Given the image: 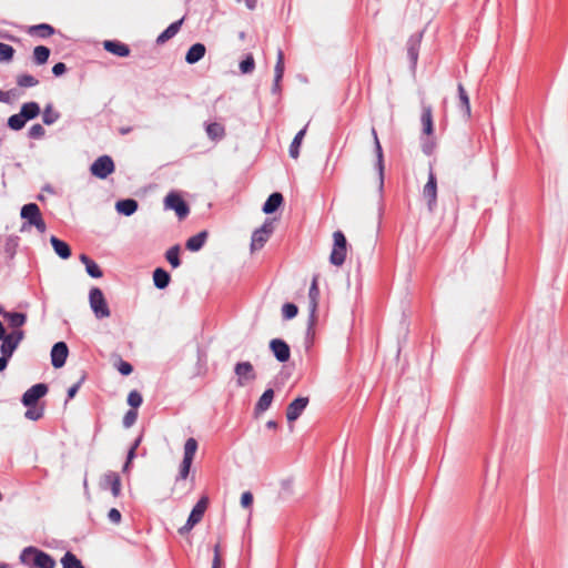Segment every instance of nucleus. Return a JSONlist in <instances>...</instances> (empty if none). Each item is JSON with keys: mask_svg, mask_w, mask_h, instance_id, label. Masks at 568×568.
I'll use <instances>...</instances> for the list:
<instances>
[{"mask_svg": "<svg viewBox=\"0 0 568 568\" xmlns=\"http://www.w3.org/2000/svg\"><path fill=\"white\" fill-rule=\"evenodd\" d=\"M60 119V113L53 109L52 104H47L43 113L42 121L47 125L55 123Z\"/></svg>", "mask_w": 568, "mask_h": 568, "instance_id": "a19ab883", "label": "nucleus"}, {"mask_svg": "<svg viewBox=\"0 0 568 568\" xmlns=\"http://www.w3.org/2000/svg\"><path fill=\"white\" fill-rule=\"evenodd\" d=\"M21 219L24 220L22 231L36 227L39 233H44L47 224L41 215L40 207L36 203L24 204L20 212Z\"/></svg>", "mask_w": 568, "mask_h": 568, "instance_id": "f257e3e1", "label": "nucleus"}, {"mask_svg": "<svg viewBox=\"0 0 568 568\" xmlns=\"http://www.w3.org/2000/svg\"><path fill=\"white\" fill-rule=\"evenodd\" d=\"M62 568H84L82 561L71 551H67L61 558Z\"/></svg>", "mask_w": 568, "mask_h": 568, "instance_id": "58836bf2", "label": "nucleus"}, {"mask_svg": "<svg viewBox=\"0 0 568 568\" xmlns=\"http://www.w3.org/2000/svg\"><path fill=\"white\" fill-rule=\"evenodd\" d=\"M274 390L272 388H267L255 405L256 413H263L267 410L273 402Z\"/></svg>", "mask_w": 568, "mask_h": 568, "instance_id": "7c9ffc66", "label": "nucleus"}, {"mask_svg": "<svg viewBox=\"0 0 568 568\" xmlns=\"http://www.w3.org/2000/svg\"><path fill=\"white\" fill-rule=\"evenodd\" d=\"M143 402L142 395L136 390L133 389L128 395V404L132 407L131 409H135L141 406Z\"/></svg>", "mask_w": 568, "mask_h": 568, "instance_id": "8fccbe9b", "label": "nucleus"}, {"mask_svg": "<svg viewBox=\"0 0 568 568\" xmlns=\"http://www.w3.org/2000/svg\"><path fill=\"white\" fill-rule=\"evenodd\" d=\"M222 566V558L220 554V545H215L214 547V558L212 562V568H221Z\"/></svg>", "mask_w": 568, "mask_h": 568, "instance_id": "052dcab7", "label": "nucleus"}, {"mask_svg": "<svg viewBox=\"0 0 568 568\" xmlns=\"http://www.w3.org/2000/svg\"><path fill=\"white\" fill-rule=\"evenodd\" d=\"M115 170L114 162L110 155L99 156L90 166V172L98 179H106Z\"/></svg>", "mask_w": 568, "mask_h": 568, "instance_id": "0eeeda50", "label": "nucleus"}, {"mask_svg": "<svg viewBox=\"0 0 568 568\" xmlns=\"http://www.w3.org/2000/svg\"><path fill=\"white\" fill-rule=\"evenodd\" d=\"M55 567V560L52 556L44 552L43 550H40L37 552V565L36 568H54Z\"/></svg>", "mask_w": 568, "mask_h": 568, "instance_id": "ea45409f", "label": "nucleus"}, {"mask_svg": "<svg viewBox=\"0 0 568 568\" xmlns=\"http://www.w3.org/2000/svg\"><path fill=\"white\" fill-rule=\"evenodd\" d=\"M423 32H418L412 34L407 40V55L412 63V67L415 68L418 61L419 48L422 43Z\"/></svg>", "mask_w": 568, "mask_h": 568, "instance_id": "2eb2a0df", "label": "nucleus"}, {"mask_svg": "<svg viewBox=\"0 0 568 568\" xmlns=\"http://www.w3.org/2000/svg\"><path fill=\"white\" fill-rule=\"evenodd\" d=\"M257 0H245V4L250 10L255 9Z\"/></svg>", "mask_w": 568, "mask_h": 568, "instance_id": "338daca9", "label": "nucleus"}, {"mask_svg": "<svg viewBox=\"0 0 568 568\" xmlns=\"http://www.w3.org/2000/svg\"><path fill=\"white\" fill-rule=\"evenodd\" d=\"M255 68V62L252 55H247L240 63V70L242 73H251Z\"/></svg>", "mask_w": 568, "mask_h": 568, "instance_id": "6e6d98bb", "label": "nucleus"}, {"mask_svg": "<svg viewBox=\"0 0 568 568\" xmlns=\"http://www.w3.org/2000/svg\"><path fill=\"white\" fill-rule=\"evenodd\" d=\"M69 355V348L64 342H58L51 349V364L54 368H60L65 364Z\"/></svg>", "mask_w": 568, "mask_h": 568, "instance_id": "4468645a", "label": "nucleus"}, {"mask_svg": "<svg viewBox=\"0 0 568 568\" xmlns=\"http://www.w3.org/2000/svg\"><path fill=\"white\" fill-rule=\"evenodd\" d=\"M101 487L103 489H110L113 497H119L121 495V478L120 475L115 471H106L103 475Z\"/></svg>", "mask_w": 568, "mask_h": 568, "instance_id": "ddd939ff", "label": "nucleus"}, {"mask_svg": "<svg viewBox=\"0 0 568 568\" xmlns=\"http://www.w3.org/2000/svg\"><path fill=\"white\" fill-rule=\"evenodd\" d=\"M40 549L29 546L24 548L20 554V561L21 564L28 566L29 568H36L37 565V552H39Z\"/></svg>", "mask_w": 568, "mask_h": 568, "instance_id": "b1692460", "label": "nucleus"}, {"mask_svg": "<svg viewBox=\"0 0 568 568\" xmlns=\"http://www.w3.org/2000/svg\"><path fill=\"white\" fill-rule=\"evenodd\" d=\"M45 134V130L44 128L37 123V124H33L29 131H28V135L30 139H34V140H39V139H42Z\"/></svg>", "mask_w": 568, "mask_h": 568, "instance_id": "5fc2aeb1", "label": "nucleus"}, {"mask_svg": "<svg viewBox=\"0 0 568 568\" xmlns=\"http://www.w3.org/2000/svg\"><path fill=\"white\" fill-rule=\"evenodd\" d=\"M65 71H67V67H65V64L63 62H58L52 68V73L55 77L62 75Z\"/></svg>", "mask_w": 568, "mask_h": 568, "instance_id": "e2e57ef3", "label": "nucleus"}, {"mask_svg": "<svg viewBox=\"0 0 568 568\" xmlns=\"http://www.w3.org/2000/svg\"><path fill=\"white\" fill-rule=\"evenodd\" d=\"M108 518L111 523L118 525L121 523L122 516L116 508H111L108 513Z\"/></svg>", "mask_w": 568, "mask_h": 568, "instance_id": "13d9d810", "label": "nucleus"}, {"mask_svg": "<svg viewBox=\"0 0 568 568\" xmlns=\"http://www.w3.org/2000/svg\"><path fill=\"white\" fill-rule=\"evenodd\" d=\"M165 258L166 261L171 264V266L173 268H176L181 265V260H180V246L179 245H173L171 246L166 253H165Z\"/></svg>", "mask_w": 568, "mask_h": 568, "instance_id": "79ce46f5", "label": "nucleus"}, {"mask_svg": "<svg viewBox=\"0 0 568 568\" xmlns=\"http://www.w3.org/2000/svg\"><path fill=\"white\" fill-rule=\"evenodd\" d=\"M265 426L268 429H276L277 428V423L275 420H268Z\"/></svg>", "mask_w": 568, "mask_h": 568, "instance_id": "774afa93", "label": "nucleus"}, {"mask_svg": "<svg viewBox=\"0 0 568 568\" xmlns=\"http://www.w3.org/2000/svg\"><path fill=\"white\" fill-rule=\"evenodd\" d=\"M8 337H12L13 342L19 346L20 342L23 339L24 333L23 331H13L10 334H7Z\"/></svg>", "mask_w": 568, "mask_h": 568, "instance_id": "0e129e2a", "label": "nucleus"}, {"mask_svg": "<svg viewBox=\"0 0 568 568\" xmlns=\"http://www.w3.org/2000/svg\"><path fill=\"white\" fill-rule=\"evenodd\" d=\"M435 148H436V142L433 139V135L432 136L426 135V138L422 140V151L426 155H432Z\"/></svg>", "mask_w": 568, "mask_h": 568, "instance_id": "603ef678", "label": "nucleus"}, {"mask_svg": "<svg viewBox=\"0 0 568 568\" xmlns=\"http://www.w3.org/2000/svg\"><path fill=\"white\" fill-rule=\"evenodd\" d=\"M206 239H207V232L202 231V232L191 236L190 239H187V241L185 243V247L191 252H196L203 247Z\"/></svg>", "mask_w": 568, "mask_h": 568, "instance_id": "bb28decb", "label": "nucleus"}, {"mask_svg": "<svg viewBox=\"0 0 568 568\" xmlns=\"http://www.w3.org/2000/svg\"><path fill=\"white\" fill-rule=\"evenodd\" d=\"M8 359L3 356L0 357V372L4 371L8 365Z\"/></svg>", "mask_w": 568, "mask_h": 568, "instance_id": "69168bd1", "label": "nucleus"}, {"mask_svg": "<svg viewBox=\"0 0 568 568\" xmlns=\"http://www.w3.org/2000/svg\"><path fill=\"white\" fill-rule=\"evenodd\" d=\"M297 313H298V308L293 303H285L282 306V315H283L284 320H292L293 317H295L297 315Z\"/></svg>", "mask_w": 568, "mask_h": 568, "instance_id": "09e8293b", "label": "nucleus"}, {"mask_svg": "<svg viewBox=\"0 0 568 568\" xmlns=\"http://www.w3.org/2000/svg\"><path fill=\"white\" fill-rule=\"evenodd\" d=\"M50 242L58 256L63 260H67L71 256V248L67 242L58 239L54 235L51 236Z\"/></svg>", "mask_w": 568, "mask_h": 568, "instance_id": "4be33fe9", "label": "nucleus"}, {"mask_svg": "<svg viewBox=\"0 0 568 568\" xmlns=\"http://www.w3.org/2000/svg\"><path fill=\"white\" fill-rule=\"evenodd\" d=\"M308 402V397H297L292 403H290L286 408L287 420H296L302 415L303 410L306 408Z\"/></svg>", "mask_w": 568, "mask_h": 568, "instance_id": "f3484780", "label": "nucleus"}, {"mask_svg": "<svg viewBox=\"0 0 568 568\" xmlns=\"http://www.w3.org/2000/svg\"><path fill=\"white\" fill-rule=\"evenodd\" d=\"M423 196L427 201L429 212H434L437 206V180L434 171L430 169L427 183L423 187Z\"/></svg>", "mask_w": 568, "mask_h": 568, "instance_id": "9d476101", "label": "nucleus"}, {"mask_svg": "<svg viewBox=\"0 0 568 568\" xmlns=\"http://www.w3.org/2000/svg\"><path fill=\"white\" fill-rule=\"evenodd\" d=\"M457 92H458L459 106H460L462 111L464 112V114L467 118H469L470 116L469 97L462 83H458Z\"/></svg>", "mask_w": 568, "mask_h": 568, "instance_id": "c9c22d12", "label": "nucleus"}, {"mask_svg": "<svg viewBox=\"0 0 568 568\" xmlns=\"http://www.w3.org/2000/svg\"><path fill=\"white\" fill-rule=\"evenodd\" d=\"M171 276L168 271L162 267H158L153 272L154 286L159 290H164L169 286Z\"/></svg>", "mask_w": 568, "mask_h": 568, "instance_id": "a878e982", "label": "nucleus"}, {"mask_svg": "<svg viewBox=\"0 0 568 568\" xmlns=\"http://www.w3.org/2000/svg\"><path fill=\"white\" fill-rule=\"evenodd\" d=\"M284 199L280 192L272 193L263 205V212L265 214H272L282 205Z\"/></svg>", "mask_w": 568, "mask_h": 568, "instance_id": "412c9836", "label": "nucleus"}, {"mask_svg": "<svg viewBox=\"0 0 568 568\" xmlns=\"http://www.w3.org/2000/svg\"><path fill=\"white\" fill-rule=\"evenodd\" d=\"M27 120L21 115V113L12 114L8 119V126L11 130L19 131L26 125Z\"/></svg>", "mask_w": 568, "mask_h": 568, "instance_id": "49530a36", "label": "nucleus"}, {"mask_svg": "<svg viewBox=\"0 0 568 568\" xmlns=\"http://www.w3.org/2000/svg\"><path fill=\"white\" fill-rule=\"evenodd\" d=\"M103 48L105 51L116 55V57H128L130 54V48L128 44L118 41V40H106L103 42Z\"/></svg>", "mask_w": 568, "mask_h": 568, "instance_id": "6ab92c4d", "label": "nucleus"}, {"mask_svg": "<svg viewBox=\"0 0 568 568\" xmlns=\"http://www.w3.org/2000/svg\"><path fill=\"white\" fill-rule=\"evenodd\" d=\"M234 373L237 377V386H244L248 382L256 379V373L250 362H239L234 367Z\"/></svg>", "mask_w": 568, "mask_h": 568, "instance_id": "9b49d317", "label": "nucleus"}, {"mask_svg": "<svg viewBox=\"0 0 568 568\" xmlns=\"http://www.w3.org/2000/svg\"><path fill=\"white\" fill-rule=\"evenodd\" d=\"M274 90L280 88V82L284 74V53L282 49L277 50V60L274 69Z\"/></svg>", "mask_w": 568, "mask_h": 568, "instance_id": "72a5a7b5", "label": "nucleus"}, {"mask_svg": "<svg viewBox=\"0 0 568 568\" xmlns=\"http://www.w3.org/2000/svg\"><path fill=\"white\" fill-rule=\"evenodd\" d=\"M2 344L0 346V352L3 357H6L8 361L13 355L14 351L17 349L18 345L13 342L12 337H8V335L1 339Z\"/></svg>", "mask_w": 568, "mask_h": 568, "instance_id": "4c0bfd02", "label": "nucleus"}, {"mask_svg": "<svg viewBox=\"0 0 568 568\" xmlns=\"http://www.w3.org/2000/svg\"><path fill=\"white\" fill-rule=\"evenodd\" d=\"M205 131L207 136L213 141H220L225 136L224 125L217 122L206 124Z\"/></svg>", "mask_w": 568, "mask_h": 568, "instance_id": "c85d7f7f", "label": "nucleus"}, {"mask_svg": "<svg viewBox=\"0 0 568 568\" xmlns=\"http://www.w3.org/2000/svg\"><path fill=\"white\" fill-rule=\"evenodd\" d=\"M8 322L9 325L13 328H19L23 326L27 322V315L24 313L19 312H7L2 315Z\"/></svg>", "mask_w": 568, "mask_h": 568, "instance_id": "2f4dec72", "label": "nucleus"}, {"mask_svg": "<svg viewBox=\"0 0 568 568\" xmlns=\"http://www.w3.org/2000/svg\"><path fill=\"white\" fill-rule=\"evenodd\" d=\"M138 202L134 199L120 200L115 204V209L120 214L130 216L138 210Z\"/></svg>", "mask_w": 568, "mask_h": 568, "instance_id": "393cba45", "label": "nucleus"}, {"mask_svg": "<svg viewBox=\"0 0 568 568\" xmlns=\"http://www.w3.org/2000/svg\"><path fill=\"white\" fill-rule=\"evenodd\" d=\"M83 381H84V376H82L81 379L77 384L72 385L68 389V399H71V398H73L75 396V394L78 393V390H79V388H80V386H81Z\"/></svg>", "mask_w": 568, "mask_h": 568, "instance_id": "680f3d73", "label": "nucleus"}, {"mask_svg": "<svg viewBox=\"0 0 568 568\" xmlns=\"http://www.w3.org/2000/svg\"><path fill=\"white\" fill-rule=\"evenodd\" d=\"M420 123L423 126V134L432 136L434 134L433 108L425 102H422Z\"/></svg>", "mask_w": 568, "mask_h": 568, "instance_id": "a211bd4d", "label": "nucleus"}, {"mask_svg": "<svg viewBox=\"0 0 568 568\" xmlns=\"http://www.w3.org/2000/svg\"><path fill=\"white\" fill-rule=\"evenodd\" d=\"M50 57V49L44 45H38L33 50V60L37 64H43Z\"/></svg>", "mask_w": 568, "mask_h": 568, "instance_id": "37998d69", "label": "nucleus"}, {"mask_svg": "<svg viewBox=\"0 0 568 568\" xmlns=\"http://www.w3.org/2000/svg\"><path fill=\"white\" fill-rule=\"evenodd\" d=\"M165 209L173 210L180 220L185 219L190 213L187 203L175 192H170L164 199Z\"/></svg>", "mask_w": 568, "mask_h": 568, "instance_id": "6e6552de", "label": "nucleus"}, {"mask_svg": "<svg viewBox=\"0 0 568 568\" xmlns=\"http://www.w3.org/2000/svg\"><path fill=\"white\" fill-rule=\"evenodd\" d=\"M49 388L48 385L44 383H39L33 386H31L21 398V403L24 406H34L37 405L38 400L47 395Z\"/></svg>", "mask_w": 568, "mask_h": 568, "instance_id": "f8f14e48", "label": "nucleus"}, {"mask_svg": "<svg viewBox=\"0 0 568 568\" xmlns=\"http://www.w3.org/2000/svg\"><path fill=\"white\" fill-rule=\"evenodd\" d=\"M270 348L278 362L285 363L290 359V356H291L290 346L283 339H280V338L272 339L270 343Z\"/></svg>", "mask_w": 568, "mask_h": 568, "instance_id": "dca6fc26", "label": "nucleus"}, {"mask_svg": "<svg viewBox=\"0 0 568 568\" xmlns=\"http://www.w3.org/2000/svg\"><path fill=\"white\" fill-rule=\"evenodd\" d=\"M273 231L274 227L272 222L266 220L260 229L253 232L251 239V251L254 252L261 250L268 241Z\"/></svg>", "mask_w": 568, "mask_h": 568, "instance_id": "1a4fd4ad", "label": "nucleus"}, {"mask_svg": "<svg viewBox=\"0 0 568 568\" xmlns=\"http://www.w3.org/2000/svg\"><path fill=\"white\" fill-rule=\"evenodd\" d=\"M320 300V288H318V275H314L310 290H308V320H307V338H312L314 335V328L317 322V307Z\"/></svg>", "mask_w": 568, "mask_h": 568, "instance_id": "f03ea898", "label": "nucleus"}, {"mask_svg": "<svg viewBox=\"0 0 568 568\" xmlns=\"http://www.w3.org/2000/svg\"><path fill=\"white\" fill-rule=\"evenodd\" d=\"M205 52H206V48L203 43H200V42L194 43L187 50V52L185 54V61L189 64H194V63L199 62L201 59H203V57L205 55Z\"/></svg>", "mask_w": 568, "mask_h": 568, "instance_id": "aec40b11", "label": "nucleus"}, {"mask_svg": "<svg viewBox=\"0 0 568 568\" xmlns=\"http://www.w3.org/2000/svg\"><path fill=\"white\" fill-rule=\"evenodd\" d=\"M183 19L172 22L163 32L158 36L156 43L163 44L172 39L180 31Z\"/></svg>", "mask_w": 568, "mask_h": 568, "instance_id": "5701e85b", "label": "nucleus"}, {"mask_svg": "<svg viewBox=\"0 0 568 568\" xmlns=\"http://www.w3.org/2000/svg\"><path fill=\"white\" fill-rule=\"evenodd\" d=\"M114 366L119 373L124 376L130 375L133 372V366L129 362L123 361L121 357H118V362L114 364Z\"/></svg>", "mask_w": 568, "mask_h": 568, "instance_id": "3c124183", "label": "nucleus"}, {"mask_svg": "<svg viewBox=\"0 0 568 568\" xmlns=\"http://www.w3.org/2000/svg\"><path fill=\"white\" fill-rule=\"evenodd\" d=\"M80 261L85 265V271L91 277H93V278L102 277L103 273H102L100 266L92 258H90L87 254H81Z\"/></svg>", "mask_w": 568, "mask_h": 568, "instance_id": "cd10ccee", "label": "nucleus"}, {"mask_svg": "<svg viewBox=\"0 0 568 568\" xmlns=\"http://www.w3.org/2000/svg\"><path fill=\"white\" fill-rule=\"evenodd\" d=\"M375 148V154H376V169L378 171L379 175V186L383 187L384 184V154L383 149L381 145V142L378 139H376V143L374 144Z\"/></svg>", "mask_w": 568, "mask_h": 568, "instance_id": "c756f323", "label": "nucleus"}, {"mask_svg": "<svg viewBox=\"0 0 568 568\" xmlns=\"http://www.w3.org/2000/svg\"><path fill=\"white\" fill-rule=\"evenodd\" d=\"M209 498L206 496L201 497L194 505L185 525L179 529L181 535L187 534L197 523L203 518V515L207 508Z\"/></svg>", "mask_w": 568, "mask_h": 568, "instance_id": "423d86ee", "label": "nucleus"}, {"mask_svg": "<svg viewBox=\"0 0 568 568\" xmlns=\"http://www.w3.org/2000/svg\"><path fill=\"white\" fill-rule=\"evenodd\" d=\"M14 54L12 45L0 42V61H11Z\"/></svg>", "mask_w": 568, "mask_h": 568, "instance_id": "de8ad7c7", "label": "nucleus"}, {"mask_svg": "<svg viewBox=\"0 0 568 568\" xmlns=\"http://www.w3.org/2000/svg\"><path fill=\"white\" fill-rule=\"evenodd\" d=\"M334 244L329 255V262L335 266H342L346 260L347 241L342 231L333 234Z\"/></svg>", "mask_w": 568, "mask_h": 568, "instance_id": "20e7f679", "label": "nucleus"}, {"mask_svg": "<svg viewBox=\"0 0 568 568\" xmlns=\"http://www.w3.org/2000/svg\"><path fill=\"white\" fill-rule=\"evenodd\" d=\"M199 443L195 438L190 437L186 439L184 444L183 459L179 466V473L175 477V485L180 481L185 480L191 471V466L194 459V456L197 452Z\"/></svg>", "mask_w": 568, "mask_h": 568, "instance_id": "7ed1b4c3", "label": "nucleus"}, {"mask_svg": "<svg viewBox=\"0 0 568 568\" xmlns=\"http://www.w3.org/2000/svg\"><path fill=\"white\" fill-rule=\"evenodd\" d=\"M306 129H307V125L304 126L302 130H300L290 145V156L293 159H297L300 155V146L305 136Z\"/></svg>", "mask_w": 568, "mask_h": 568, "instance_id": "e433bc0d", "label": "nucleus"}, {"mask_svg": "<svg viewBox=\"0 0 568 568\" xmlns=\"http://www.w3.org/2000/svg\"><path fill=\"white\" fill-rule=\"evenodd\" d=\"M253 504V495L250 491H245L241 496V505L244 508L251 507Z\"/></svg>", "mask_w": 568, "mask_h": 568, "instance_id": "bf43d9fd", "label": "nucleus"}, {"mask_svg": "<svg viewBox=\"0 0 568 568\" xmlns=\"http://www.w3.org/2000/svg\"><path fill=\"white\" fill-rule=\"evenodd\" d=\"M29 33L31 36H37L39 38L44 39L51 37L54 33V28L48 23H40L30 27Z\"/></svg>", "mask_w": 568, "mask_h": 568, "instance_id": "f704fd0d", "label": "nucleus"}, {"mask_svg": "<svg viewBox=\"0 0 568 568\" xmlns=\"http://www.w3.org/2000/svg\"><path fill=\"white\" fill-rule=\"evenodd\" d=\"M24 417L30 420H39L43 417L44 408L42 406H26Z\"/></svg>", "mask_w": 568, "mask_h": 568, "instance_id": "a18cd8bd", "label": "nucleus"}, {"mask_svg": "<svg viewBox=\"0 0 568 568\" xmlns=\"http://www.w3.org/2000/svg\"><path fill=\"white\" fill-rule=\"evenodd\" d=\"M17 84L21 88H32L39 84V80L28 73H22L17 77Z\"/></svg>", "mask_w": 568, "mask_h": 568, "instance_id": "c03bdc74", "label": "nucleus"}, {"mask_svg": "<svg viewBox=\"0 0 568 568\" xmlns=\"http://www.w3.org/2000/svg\"><path fill=\"white\" fill-rule=\"evenodd\" d=\"M90 306L98 318L109 317L111 312L104 298L103 292L99 287H92L89 293Z\"/></svg>", "mask_w": 568, "mask_h": 568, "instance_id": "39448f33", "label": "nucleus"}, {"mask_svg": "<svg viewBox=\"0 0 568 568\" xmlns=\"http://www.w3.org/2000/svg\"><path fill=\"white\" fill-rule=\"evenodd\" d=\"M136 419H138V412H136L135 409H129V410L125 413L124 417H123V420H122L123 426H124L125 428H130L131 426H133V425H134V423L136 422Z\"/></svg>", "mask_w": 568, "mask_h": 568, "instance_id": "4d7b16f0", "label": "nucleus"}, {"mask_svg": "<svg viewBox=\"0 0 568 568\" xmlns=\"http://www.w3.org/2000/svg\"><path fill=\"white\" fill-rule=\"evenodd\" d=\"M40 105L37 102H27L20 109L21 115L27 120H33L40 114Z\"/></svg>", "mask_w": 568, "mask_h": 568, "instance_id": "473e14b6", "label": "nucleus"}, {"mask_svg": "<svg viewBox=\"0 0 568 568\" xmlns=\"http://www.w3.org/2000/svg\"><path fill=\"white\" fill-rule=\"evenodd\" d=\"M141 443V437L136 438L134 444L131 446V448L128 452L126 462L123 465V471H128L131 465L132 459L135 457V450L138 446Z\"/></svg>", "mask_w": 568, "mask_h": 568, "instance_id": "864d4df0", "label": "nucleus"}]
</instances>
